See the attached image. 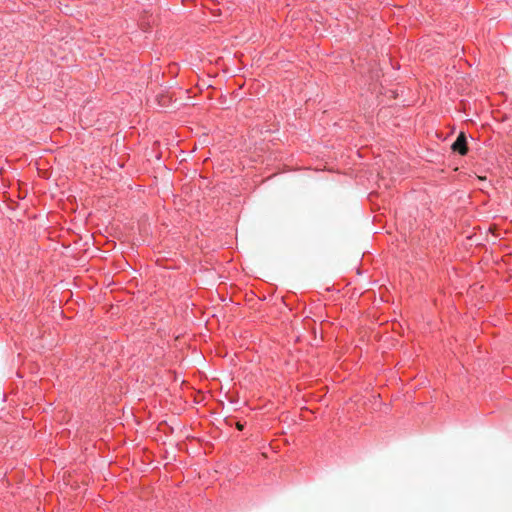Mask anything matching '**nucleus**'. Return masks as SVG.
<instances>
[{"instance_id":"nucleus-4","label":"nucleus","mask_w":512,"mask_h":512,"mask_svg":"<svg viewBox=\"0 0 512 512\" xmlns=\"http://www.w3.org/2000/svg\"><path fill=\"white\" fill-rule=\"evenodd\" d=\"M247 104H248V102H243L242 104H240L238 110L243 109Z\"/></svg>"},{"instance_id":"nucleus-3","label":"nucleus","mask_w":512,"mask_h":512,"mask_svg":"<svg viewBox=\"0 0 512 512\" xmlns=\"http://www.w3.org/2000/svg\"><path fill=\"white\" fill-rule=\"evenodd\" d=\"M170 97L169 96H165V95H161L159 98H158V102L161 106H164L166 105L168 102H170Z\"/></svg>"},{"instance_id":"nucleus-1","label":"nucleus","mask_w":512,"mask_h":512,"mask_svg":"<svg viewBox=\"0 0 512 512\" xmlns=\"http://www.w3.org/2000/svg\"><path fill=\"white\" fill-rule=\"evenodd\" d=\"M451 148L454 152H458L461 155H465L467 153V138L464 132H461L458 135L456 141L452 144Z\"/></svg>"},{"instance_id":"nucleus-2","label":"nucleus","mask_w":512,"mask_h":512,"mask_svg":"<svg viewBox=\"0 0 512 512\" xmlns=\"http://www.w3.org/2000/svg\"><path fill=\"white\" fill-rule=\"evenodd\" d=\"M156 22V18H154L152 15L147 16L146 14L141 16L140 18V27L143 30H147L149 27L154 25Z\"/></svg>"},{"instance_id":"nucleus-6","label":"nucleus","mask_w":512,"mask_h":512,"mask_svg":"<svg viewBox=\"0 0 512 512\" xmlns=\"http://www.w3.org/2000/svg\"><path fill=\"white\" fill-rule=\"evenodd\" d=\"M478 179H479V180H485V177L478 176Z\"/></svg>"},{"instance_id":"nucleus-5","label":"nucleus","mask_w":512,"mask_h":512,"mask_svg":"<svg viewBox=\"0 0 512 512\" xmlns=\"http://www.w3.org/2000/svg\"><path fill=\"white\" fill-rule=\"evenodd\" d=\"M236 426H237V429H239V430H242V429H243V425H242L241 423H239V422L237 423V425H236Z\"/></svg>"}]
</instances>
